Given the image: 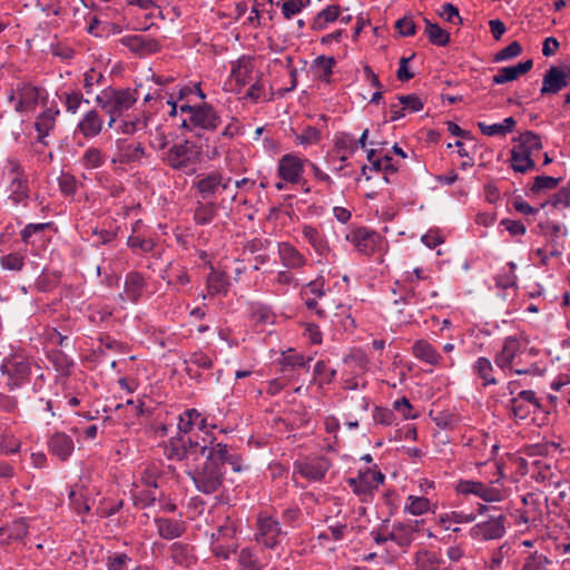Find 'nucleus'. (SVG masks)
<instances>
[{
	"instance_id": "f257e3e1",
	"label": "nucleus",
	"mask_w": 570,
	"mask_h": 570,
	"mask_svg": "<svg viewBox=\"0 0 570 570\" xmlns=\"http://www.w3.org/2000/svg\"><path fill=\"white\" fill-rule=\"evenodd\" d=\"M164 455L171 461H183L196 489L212 494L223 484L225 466L242 471V460L215 435L202 438H170L164 443Z\"/></svg>"
},
{
	"instance_id": "f03ea898",
	"label": "nucleus",
	"mask_w": 570,
	"mask_h": 570,
	"mask_svg": "<svg viewBox=\"0 0 570 570\" xmlns=\"http://www.w3.org/2000/svg\"><path fill=\"white\" fill-rule=\"evenodd\" d=\"M497 470L495 476L485 484L474 480H460L456 483V491L462 495H474L484 502H500L504 498L501 480L503 478L499 464L493 465Z\"/></svg>"
},
{
	"instance_id": "7ed1b4c3",
	"label": "nucleus",
	"mask_w": 570,
	"mask_h": 570,
	"mask_svg": "<svg viewBox=\"0 0 570 570\" xmlns=\"http://www.w3.org/2000/svg\"><path fill=\"white\" fill-rule=\"evenodd\" d=\"M214 428L215 425H210L207 417L197 409H187L178 416V435L175 438L194 439L196 436L214 435L212 431Z\"/></svg>"
},
{
	"instance_id": "20e7f679",
	"label": "nucleus",
	"mask_w": 570,
	"mask_h": 570,
	"mask_svg": "<svg viewBox=\"0 0 570 570\" xmlns=\"http://www.w3.org/2000/svg\"><path fill=\"white\" fill-rule=\"evenodd\" d=\"M32 364L22 356H12L3 360L1 373L6 376L9 390H16L29 382Z\"/></svg>"
},
{
	"instance_id": "39448f33",
	"label": "nucleus",
	"mask_w": 570,
	"mask_h": 570,
	"mask_svg": "<svg viewBox=\"0 0 570 570\" xmlns=\"http://www.w3.org/2000/svg\"><path fill=\"white\" fill-rule=\"evenodd\" d=\"M9 102H14L13 109L18 114L33 111L40 98V89L30 82L20 81L7 92Z\"/></svg>"
},
{
	"instance_id": "423d86ee",
	"label": "nucleus",
	"mask_w": 570,
	"mask_h": 570,
	"mask_svg": "<svg viewBox=\"0 0 570 570\" xmlns=\"http://www.w3.org/2000/svg\"><path fill=\"white\" fill-rule=\"evenodd\" d=\"M384 474L375 469H365L360 471L357 476L348 478L346 480L353 493L356 494L362 501H368L373 492L383 483Z\"/></svg>"
},
{
	"instance_id": "0eeeda50",
	"label": "nucleus",
	"mask_w": 570,
	"mask_h": 570,
	"mask_svg": "<svg viewBox=\"0 0 570 570\" xmlns=\"http://www.w3.org/2000/svg\"><path fill=\"white\" fill-rule=\"evenodd\" d=\"M256 528L255 540L268 549H275L286 534L278 520L267 514L258 515Z\"/></svg>"
},
{
	"instance_id": "6e6552de",
	"label": "nucleus",
	"mask_w": 570,
	"mask_h": 570,
	"mask_svg": "<svg viewBox=\"0 0 570 570\" xmlns=\"http://www.w3.org/2000/svg\"><path fill=\"white\" fill-rule=\"evenodd\" d=\"M161 160L170 168L185 170L197 160V154L193 150L189 140L173 145L163 156Z\"/></svg>"
},
{
	"instance_id": "1a4fd4ad",
	"label": "nucleus",
	"mask_w": 570,
	"mask_h": 570,
	"mask_svg": "<svg viewBox=\"0 0 570 570\" xmlns=\"http://www.w3.org/2000/svg\"><path fill=\"white\" fill-rule=\"evenodd\" d=\"M525 346V343L522 342L521 336L510 335L503 340V345L500 352H498L494 356L495 365L502 370L505 374L512 372V367L519 362L517 357L522 352V348Z\"/></svg>"
},
{
	"instance_id": "9d476101",
	"label": "nucleus",
	"mask_w": 570,
	"mask_h": 570,
	"mask_svg": "<svg viewBox=\"0 0 570 570\" xmlns=\"http://www.w3.org/2000/svg\"><path fill=\"white\" fill-rule=\"evenodd\" d=\"M540 401L531 390H523L510 400L509 409L515 420H525L540 409Z\"/></svg>"
},
{
	"instance_id": "9b49d317",
	"label": "nucleus",
	"mask_w": 570,
	"mask_h": 570,
	"mask_svg": "<svg viewBox=\"0 0 570 570\" xmlns=\"http://www.w3.org/2000/svg\"><path fill=\"white\" fill-rule=\"evenodd\" d=\"M505 533V517H492L483 522L474 524L470 529V535L476 540H495Z\"/></svg>"
},
{
	"instance_id": "f8f14e48",
	"label": "nucleus",
	"mask_w": 570,
	"mask_h": 570,
	"mask_svg": "<svg viewBox=\"0 0 570 570\" xmlns=\"http://www.w3.org/2000/svg\"><path fill=\"white\" fill-rule=\"evenodd\" d=\"M331 462L325 456L308 458L295 462V470L309 481H321L331 468Z\"/></svg>"
},
{
	"instance_id": "ddd939ff",
	"label": "nucleus",
	"mask_w": 570,
	"mask_h": 570,
	"mask_svg": "<svg viewBox=\"0 0 570 570\" xmlns=\"http://www.w3.org/2000/svg\"><path fill=\"white\" fill-rule=\"evenodd\" d=\"M119 42L139 57L157 53L161 49L157 39L141 35L124 36L119 39Z\"/></svg>"
},
{
	"instance_id": "4468645a",
	"label": "nucleus",
	"mask_w": 570,
	"mask_h": 570,
	"mask_svg": "<svg viewBox=\"0 0 570 570\" xmlns=\"http://www.w3.org/2000/svg\"><path fill=\"white\" fill-rule=\"evenodd\" d=\"M189 121L195 128L215 131L220 126L222 118L210 104L203 102L197 106L194 116H189Z\"/></svg>"
},
{
	"instance_id": "2eb2a0df",
	"label": "nucleus",
	"mask_w": 570,
	"mask_h": 570,
	"mask_svg": "<svg viewBox=\"0 0 570 570\" xmlns=\"http://www.w3.org/2000/svg\"><path fill=\"white\" fill-rule=\"evenodd\" d=\"M312 357L288 350L282 354L279 360L281 373L284 379L294 380L301 368L308 370Z\"/></svg>"
},
{
	"instance_id": "dca6fc26",
	"label": "nucleus",
	"mask_w": 570,
	"mask_h": 570,
	"mask_svg": "<svg viewBox=\"0 0 570 570\" xmlns=\"http://www.w3.org/2000/svg\"><path fill=\"white\" fill-rule=\"evenodd\" d=\"M230 180V178L224 180L222 173L214 170L208 174L198 175L195 187L202 198L206 199L215 195L219 187L227 189L229 187Z\"/></svg>"
},
{
	"instance_id": "f3484780",
	"label": "nucleus",
	"mask_w": 570,
	"mask_h": 570,
	"mask_svg": "<svg viewBox=\"0 0 570 570\" xmlns=\"http://www.w3.org/2000/svg\"><path fill=\"white\" fill-rule=\"evenodd\" d=\"M8 165L10 178L9 189L11 191L10 198L14 203H21L24 198H28V184L23 175V169L16 159H9Z\"/></svg>"
},
{
	"instance_id": "a211bd4d",
	"label": "nucleus",
	"mask_w": 570,
	"mask_h": 570,
	"mask_svg": "<svg viewBox=\"0 0 570 570\" xmlns=\"http://www.w3.org/2000/svg\"><path fill=\"white\" fill-rule=\"evenodd\" d=\"M570 73H567L559 67H550L542 81L541 95L558 94L569 85Z\"/></svg>"
},
{
	"instance_id": "6ab92c4d",
	"label": "nucleus",
	"mask_w": 570,
	"mask_h": 570,
	"mask_svg": "<svg viewBox=\"0 0 570 570\" xmlns=\"http://www.w3.org/2000/svg\"><path fill=\"white\" fill-rule=\"evenodd\" d=\"M278 176L287 183H297L303 171V160L297 156L287 154L278 161Z\"/></svg>"
},
{
	"instance_id": "aec40b11",
	"label": "nucleus",
	"mask_w": 570,
	"mask_h": 570,
	"mask_svg": "<svg viewBox=\"0 0 570 570\" xmlns=\"http://www.w3.org/2000/svg\"><path fill=\"white\" fill-rule=\"evenodd\" d=\"M48 448L51 454L61 461H66L75 450V443L71 436L63 432L53 433L49 441Z\"/></svg>"
},
{
	"instance_id": "412c9836",
	"label": "nucleus",
	"mask_w": 570,
	"mask_h": 570,
	"mask_svg": "<svg viewBox=\"0 0 570 570\" xmlns=\"http://www.w3.org/2000/svg\"><path fill=\"white\" fill-rule=\"evenodd\" d=\"M157 533L165 540H174L183 535L186 530L185 521L174 518L159 517L155 519Z\"/></svg>"
},
{
	"instance_id": "4be33fe9",
	"label": "nucleus",
	"mask_w": 570,
	"mask_h": 570,
	"mask_svg": "<svg viewBox=\"0 0 570 570\" xmlns=\"http://www.w3.org/2000/svg\"><path fill=\"white\" fill-rule=\"evenodd\" d=\"M137 90L130 88L114 89L111 88V108L108 109V114L121 115L124 110H128L137 101Z\"/></svg>"
},
{
	"instance_id": "5701e85b",
	"label": "nucleus",
	"mask_w": 570,
	"mask_h": 570,
	"mask_svg": "<svg viewBox=\"0 0 570 570\" xmlns=\"http://www.w3.org/2000/svg\"><path fill=\"white\" fill-rule=\"evenodd\" d=\"M104 120L96 109L87 111L77 125V130L85 138H94L100 135Z\"/></svg>"
},
{
	"instance_id": "b1692460",
	"label": "nucleus",
	"mask_w": 570,
	"mask_h": 570,
	"mask_svg": "<svg viewBox=\"0 0 570 570\" xmlns=\"http://www.w3.org/2000/svg\"><path fill=\"white\" fill-rule=\"evenodd\" d=\"M533 67L532 59L519 62L515 66L503 67L498 70V73L493 76L492 82L494 85H503L509 81L518 79L521 75L529 72Z\"/></svg>"
},
{
	"instance_id": "393cba45",
	"label": "nucleus",
	"mask_w": 570,
	"mask_h": 570,
	"mask_svg": "<svg viewBox=\"0 0 570 570\" xmlns=\"http://www.w3.org/2000/svg\"><path fill=\"white\" fill-rule=\"evenodd\" d=\"M60 111L57 108H47L38 117L35 122V129L38 132V141L47 145L45 138L55 128L56 119Z\"/></svg>"
},
{
	"instance_id": "a878e982",
	"label": "nucleus",
	"mask_w": 570,
	"mask_h": 570,
	"mask_svg": "<svg viewBox=\"0 0 570 570\" xmlns=\"http://www.w3.org/2000/svg\"><path fill=\"white\" fill-rule=\"evenodd\" d=\"M513 141L515 145L512 149L528 157H532L533 151L542 149L541 137L530 130L520 134L518 137L513 138Z\"/></svg>"
},
{
	"instance_id": "bb28decb",
	"label": "nucleus",
	"mask_w": 570,
	"mask_h": 570,
	"mask_svg": "<svg viewBox=\"0 0 570 570\" xmlns=\"http://www.w3.org/2000/svg\"><path fill=\"white\" fill-rule=\"evenodd\" d=\"M254 71V59L250 56L243 55L232 63V77L242 86H245L252 79Z\"/></svg>"
},
{
	"instance_id": "cd10ccee",
	"label": "nucleus",
	"mask_w": 570,
	"mask_h": 570,
	"mask_svg": "<svg viewBox=\"0 0 570 570\" xmlns=\"http://www.w3.org/2000/svg\"><path fill=\"white\" fill-rule=\"evenodd\" d=\"M278 255L287 268H301L306 264V258L289 243L278 244Z\"/></svg>"
},
{
	"instance_id": "c85d7f7f",
	"label": "nucleus",
	"mask_w": 570,
	"mask_h": 570,
	"mask_svg": "<svg viewBox=\"0 0 570 570\" xmlns=\"http://www.w3.org/2000/svg\"><path fill=\"white\" fill-rule=\"evenodd\" d=\"M412 351L417 360L431 365H440L443 360L442 355L424 340L416 341L412 346Z\"/></svg>"
},
{
	"instance_id": "c756f323",
	"label": "nucleus",
	"mask_w": 570,
	"mask_h": 570,
	"mask_svg": "<svg viewBox=\"0 0 570 570\" xmlns=\"http://www.w3.org/2000/svg\"><path fill=\"white\" fill-rule=\"evenodd\" d=\"M146 287L145 278L137 272H130L126 275L124 295L128 301L137 302Z\"/></svg>"
},
{
	"instance_id": "7c9ffc66",
	"label": "nucleus",
	"mask_w": 570,
	"mask_h": 570,
	"mask_svg": "<svg viewBox=\"0 0 570 570\" xmlns=\"http://www.w3.org/2000/svg\"><path fill=\"white\" fill-rule=\"evenodd\" d=\"M306 307L311 311H314L315 314L322 318L327 317L333 309H342V314L347 312L345 305L336 303L334 299H330L328 294H326V298L322 299L321 302L315 298L306 297Z\"/></svg>"
},
{
	"instance_id": "2f4dec72",
	"label": "nucleus",
	"mask_w": 570,
	"mask_h": 570,
	"mask_svg": "<svg viewBox=\"0 0 570 570\" xmlns=\"http://www.w3.org/2000/svg\"><path fill=\"white\" fill-rule=\"evenodd\" d=\"M120 163L139 161L145 155V148L140 142L128 144L126 140H117Z\"/></svg>"
},
{
	"instance_id": "473e14b6",
	"label": "nucleus",
	"mask_w": 570,
	"mask_h": 570,
	"mask_svg": "<svg viewBox=\"0 0 570 570\" xmlns=\"http://www.w3.org/2000/svg\"><path fill=\"white\" fill-rule=\"evenodd\" d=\"M415 528L412 524L397 523L392 527L390 540L401 548H407L414 539Z\"/></svg>"
},
{
	"instance_id": "72a5a7b5",
	"label": "nucleus",
	"mask_w": 570,
	"mask_h": 570,
	"mask_svg": "<svg viewBox=\"0 0 570 570\" xmlns=\"http://www.w3.org/2000/svg\"><path fill=\"white\" fill-rule=\"evenodd\" d=\"M353 239L358 250L367 254L375 248L380 236L375 232L366 228H358L355 230Z\"/></svg>"
},
{
	"instance_id": "f704fd0d",
	"label": "nucleus",
	"mask_w": 570,
	"mask_h": 570,
	"mask_svg": "<svg viewBox=\"0 0 570 570\" xmlns=\"http://www.w3.org/2000/svg\"><path fill=\"white\" fill-rule=\"evenodd\" d=\"M425 30L424 33L429 38V41L439 47H445L450 43L451 36L450 33L441 28L438 23L431 22L429 19L424 18Z\"/></svg>"
},
{
	"instance_id": "c9c22d12",
	"label": "nucleus",
	"mask_w": 570,
	"mask_h": 570,
	"mask_svg": "<svg viewBox=\"0 0 570 570\" xmlns=\"http://www.w3.org/2000/svg\"><path fill=\"white\" fill-rule=\"evenodd\" d=\"M473 372L483 381V385L498 384L497 379L493 376V365L487 357H478L472 365Z\"/></svg>"
},
{
	"instance_id": "e433bc0d",
	"label": "nucleus",
	"mask_w": 570,
	"mask_h": 570,
	"mask_svg": "<svg viewBox=\"0 0 570 570\" xmlns=\"http://www.w3.org/2000/svg\"><path fill=\"white\" fill-rule=\"evenodd\" d=\"M552 560L538 551L529 552L523 557L520 570H549Z\"/></svg>"
},
{
	"instance_id": "4c0bfd02",
	"label": "nucleus",
	"mask_w": 570,
	"mask_h": 570,
	"mask_svg": "<svg viewBox=\"0 0 570 570\" xmlns=\"http://www.w3.org/2000/svg\"><path fill=\"white\" fill-rule=\"evenodd\" d=\"M60 101L63 102L66 111L69 114H77L82 102L88 104L89 100L83 98L80 90L62 91L57 94Z\"/></svg>"
},
{
	"instance_id": "58836bf2",
	"label": "nucleus",
	"mask_w": 570,
	"mask_h": 570,
	"mask_svg": "<svg viewBox=\"0 0 570 570\" xmlns=\"http://www.w3.org/2000/svg\"><path fill=\"white\" fill-rule=\"evenodd\" d=\"M148 117L145 114L127 116L121 120L119 129L125 135H134L147 127Z\"/></svg>"
},
{
	"instance_id": "ea45409f",
	"label": "nucleus",
	"mask_w": 570,
	"mask_h": 570,
	"mask_svg": "<svg viewBox=\"0 0 570 570\" xmlns=\"http://www.w3.org/2000/svg\"><path fill=\"white\" fill-rule=\"evenodd\" d=\"M340 7L338 6H328L323 9L317 16L314 18L312 22L313 30H324L330 22H334L340 17Z\"/></svg>"
},
{
	"instance_id": "a19ab883",
	"label": "nucleus",
	"mask_w": 570,
	"mask_h": 570,
	"mask_svg": "<svg viewBox=\"0 0 570 570\" xmlns=\"http://www.w3.org/2000/svg\"><path fill=\"white\" fill-rule=\"evenodd\" d=\"M404 511L412 515H422L431 511V502L425 497L409 495L404 504Z\"/></svg>"
},
{
	"instance_id": "79ce46f5",
	"label": "nucleus",
	"mask_w": 570,
	"mask_h": 570,
	"mask_svg": "<svg viewBox=\"0 0 570 570\" xmlns=\"http://www.w3.org/2000/svg\"><path fill=\"white\" fill-rule=\"evenodd\" d=\"M185 362L187 365L186 370H187L189 376H191V377L195 376L193 374V367L208 370L213 365V361H212L210 356H208L207 354H205L204 352H200V351L191 353Z\"/></svg>"
},
{
	"instance_id": "37998d69",
	"label": "nucleus",
	"mask_w": 570,
	"mask_h": 570,
	"mask_svg": "<svg viewBox=\"0 0 570 570\" xmlns=\"http://www.w3.org/2000/svg\"><path fill=\"white\" fill-rule=\"evenodd\" d=\"M511 167L515 173L524 174L535 168V163L532 157L521 155L515 150H511L510 157Z\"/></svg>"
},
{
	"instance_id": "c03bdc74",
	"label": "nucleus",
	"mask_w": 570,
	"mask_h": 570,
	"mask_svg": "<svg viewBox=\"0 0 570 570\" xmlns=\"http://www.w3.org/2000/svg\"><path fill=\"white\" fill-rule=\"evenodd\" d=\"M301 294L303 298L306 301V297L315 298L318 302L326 298L327 291L324 288V282L321 279H315L306 284Z\"/></svg>"
},
{
	"instance_id": "a18cd8bd",
	"label": "nucleus",
	"mask_w": 570,
	"mask_h": 570,
	"mask_svg": "<svg viewBox=\"0 0 570 570\" xmlns=\"http://www.w3.org/2000/svg\"><path fill=\"white\" fill-rule=\"evenodd\" d=\"M105 161L106 156L96 147L88 148L82 156V165L89 169L99 168Z\"/></svg>"
},
{
	"instance_id": "49530a36",
	"label": "nucleus",
	"mask_w": 570,
	"mask_h": 570,
	"mask_svg": "<svg viewBox=\"0 0 570 570\" xmlns=\"http://www.w3.org/2000/svg\"><path fill=\"white\" fill-rule=\"evenodd\" d=\"M0 266L7 271L19 272L24 266V255L20 252L9 253L0 258Z\"/></svg>"
},
{
	"instance_id": "de8ad7c7",
	"label": "nucleus",
	"mask_w": 570,
	"mask_h": 570,
	"mask_svg": "<svg viewBox=\"0 0 570 570\" xmlns=\"http://www.w3.org/2000/svg\"><path fill=\"white\" fill-rule=\"evenodd\" d=\"M551 205L553 209L562 210L569 207L570 205V187H562L558 193L553 194L549 197L546 204Z\"/></svg>"
},
{
	"instance_id": "09e8293b",
	"label": "nucleus",
	"mask_w": 570,
	"mask_h": 570,
	"mask_svg": "<svg viewBox=\"0 0 570 570\" xmlns=\"http://www.w3.org/2000/svg\"><path fill=\"white\" fill-rule=\"evenodd\" d=\"M335 65L336 60L334 57L318 56L314 60V66L322 68V73L318 76V80L322 82H330Z\"/></svg>"
},
{
	"instance_id": "8fccbe9b",
	"label": "nucleus",
	"mask_w": 570,
	"mask_h": 570,
	"mask_svg": "<svg viewBox=\"0 0 570 570\" xmlns=\"http://www.w3.org/2000/svg\"><path fill=\"white\" fill-rule=\"evenodd\" d=\"M560 180L561 178H554L551 176H537L530 190L532 194H540L543 190H552L559 185Z\"/></svg>"
},
{
	"instance_id": "3c124183",
	"label": "nucleus",
	"mask_w": 570,
	"mask_h": 570,
	"mask_svg": "<svg viewBox=\"0 0 570 570\" xmlns=\"http://www.w3.org/2000/svg\"><path fill=\"white\" fill-rule=\"evenodd\" d=\"M238 561L245 570H262L255 552L252 549L244 548L239 552Z\"/></svg>"
},
{
	"instance_id": "603ef678",
	"label": "nucleus",
	"mask_w": 570,
	"mask_h": 570,
	"mask_svg": "<svg viewBox=\"0 0 570 570\" xmlns=\"http://www.w3.org/2000/svg\"><path fill=\"white\" fill-rule=\"evenodd\" d=\"M46 230H56L53 223L28 224L21 230V237L23 242L29 243L32 236L42 234Z\"/></svg>"
},
{
	"instance_id": "864d4df0",
	"label": "nucleus",
	"mask_w": 570,
	"mask_h": 570,
	"mask_svg": "<svg viewBox=\"0 0 570 570\" xmlns=\"http://www.w3.org/2000/svg\"><path fill=\"white\" fill-rule=\"evenodd\" d=\"M522 53V46L519 41H512L510 45H508L505 48L498 51L494 57L493 61L501 62L505 60L513 59Z\"/></svg>"
},
{
	"instance_id": "5fc2aeb1",
	"label": "nucleus",
	"mask_w": 570,
	"mask_h": 570,
	"mask_svg": "<svg viewBox=\"0 0 570 570\" xmlns=\"http://www.w3.org/2000/svg\"><path fill=\"white\" fill-rule=\"evenodd\" d=\"M414 563L420 570H436L435 557L428 550H421L415 553Z\"/></svg>"
},
{
	"instance_id": "6e6d98bb",
	"label": "nucleus",
	"mask_w": 570,
	"mask_h": 570,
	"mask_svg": "<svg viewBox=\"0 0 570 570\" xmlns=\"http://www.w3.org/2000/svg\"><path fill=\"white\" fill-rule=\"evenodd\" d=\"M515 264L508 263V271H502L497 277V285L502 288H511L517 284Z\"/></svg>"
},
{
	"instance_id": "4d7b16f0",
	"label": "nucleus",
	"mask_w": 570,
	"mask_h": 570,
	"mask_svg": "<svg viewBox=\"0 0 570 570\" xmlns=\"http://www.w3.org/2000/svg\"><path fill=\"white\" fill-rule=\"evenodd\" d=\"M227 282L223 274L212 272L207 277V289L210 294H220L226 291Z\"/></svg>"
},
{
	"instance_id": "13d9d810",
	"label": "nucleus",
	"mask_w": 570,
	"mask_h": 570,
	"mask_svg": "<svg viewBox=\"0 0 570 570\" xmlns=\"http://www.w3.org/2000/svg\"><path fill=\"white\" fill-rule=\"evenodd\" d=\"M130 563L131 558L126 553H114L108 557L106 566L108 570H128Z\"/></svg>"
},
{
	"instance_id": "bf43d9fd",
	"label": "nucleus",
	"mask_w": 570,
	"mask_h": 570,
	"mask_svg": "<svg viewBox=\"0 0 570 570\" xmlns=\"http://www.w3.org/2000/svg\"><path fill=\"white\" fill-rule=\"evenodd\" d=\"M397 99H399L400 105L403 106L404 110L407 109V110H410L412 112H416V111L422 110L423 107H424V102L415 94L400 95L397 97Z\"/></svg>"
},
{
	"instance_id": "052dcab7",
	"label": "nucleus",
	"mask_w": 570,
	"mask_h": 570,
	"mask_svg": "<svg viewBox=\"0 0 570 570\" xmlns=\"http://www.w3.org/2000/svg\"><path fill=\"white\" fill-rule=\"evenodd\" d=\"M539 227L542 234H544L546 236H551L553 238H561L567 235L564 226L552 223L548 219L546 222H540Z\"/></svg>"
},
{
	"instance_id": "680f3d73",
	"label": "nucleus",
	"mask_w": 570,
	"mask_h": 570,
	"mask_svg": "<svg viewBox=\"0 0 570 570\" xmlns=\"http://www.w3.org/2000/svg\"><path fill=\"white\" fill-rule=\"evenodd\" d=\"M373 421L375 424L390 426L394 423L395 415H394L393 411L390 409L375 406V409L373 411Z\"/></svg>"
},
{
	"instance_id": "e2e57ef3",
	"label": "nucleus",
	"mask_w": 570,
	"mask_h": 570,
	"mask_svg": "<svg viewBox=\"0 0 570 570\" xmlns=\"http://www.w3.org/2000/svg\"><path fill=\"white\" fill-rule=\"evenodd\" d=\"M439 14L448 22L463 24V20L459 14V9L450 2L442 4Z\"/></svg>"
},
{
	"instance_id": "0e129e2a",
	"label": "nucleus",
	"mask_w": 570,
	"mask_h": 570,
	"mask_svg": "<svg viewBox=\"0 0 570 570\" xmlns=\"http://www.w3.org/2000/svg\"><path fill=\"white\" fill-rule=\"evenodd\" d=\"M296 139L303 145L315 144L321 139V131L316 127L307 126L296 136Z\"/></svg>"
},
{
	"instance_id": "69168bd1",
	"label": "nucleus",
	"mask_w": 570,
	"mask_h": 570,
	"mask_svg": "<svg viewBox=\"0 0 570 570\" xmlns=\"http://www.w3.org/2000/svg\"><path fill=\"white\" fill-rule=\"evenodd\" d=\"M500 226L503 227L511 236L523 235L527 230L525 225L521 220L504 218L501 220Z\"/></svg>"
},
{
	"instance_id": "338daca9",
	"label": "nucleus",
	"mask_w": 570,
	"mask_h": 570,
	"mask_svg": "<svg viewBox=\"0 0 570 570\" xmlns=\"http://www.w3.org/2000/svg\"><path fill=\"white\" fill-rule=\"evenodd\" d=\"M422 243L429 248H435L444 242V235L439 229H430L422 237Z\"/></svg>"
},
{
	"instance_id": "774afa93",
	"label": "nucleus",
	"mask_w": 570,
	"mask_h": 570,
	"mask_svg": "<svg viewBox=\"0 0 570 570\" xmlns=\"http://www.w3.org/2000/svg\"><path fill=\"white\" fill-rule=\"evenodd\" d=\"M344 362L357 368L360 372H365L368 368V360L361 352L348 355L347 357H345Z\"/></svg>"
}]
</instances>
